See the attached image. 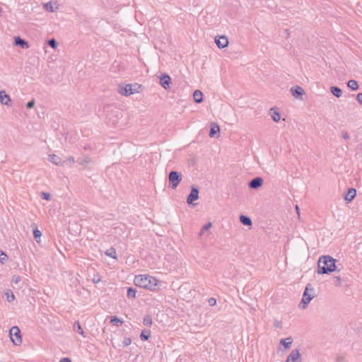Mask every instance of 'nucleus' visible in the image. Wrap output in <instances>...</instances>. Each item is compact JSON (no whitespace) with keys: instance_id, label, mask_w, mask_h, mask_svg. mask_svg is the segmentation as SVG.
<instances>
[{"instance_id":"nucleus-1","label":"nucleus","mask_w":362,"mask_h":362,"mask_svg":"<svg viewBox=\"0 0 362 362\" xmlns=\"http://www.w3.org/2000/svg\"><path fill=\"white\" fill-rule=\"evenodd\" d=\"M336 259L329 255H323L320 257L317 262V273L319 274H328L337 271Z\"/></svg>"},{"instance_id":"nucleus-2","label":"nucleus","mask_w":362,"mask_h":362,"mask_svg":"<svg viewBox=\"0 0 362 362\" xmlns=\"http://www.w3.org/2000/svg\"><path fill=\"white\" fill-rule=\"evenodd\" d=\"M134 283L136 286L153 291L156 289L158 280L151 276L142 274L136 275L134 277Z\"/></svg>"},{"instance_id":"nucleus-3","label":"nucleus","mask_w":362,"mask_h":362,"mask_svg":"<svg viewBox=\"0 0 362 362\" xmlns=\"http://www.w3.org/2000/svg\"><path fill=\"white\" fill-rule=\"evenodd\" d=\"M143 89V86L137 83L120 84L118 86V92L125 96H129L135 93H140Z\"/></svg>"},{"instance_id":"nucleus-4","label":"nucleus","mask_w":362,"mask_h":362,"mask_svg":"<svg viewBox=\"0 0 362 362\" xmlns=\"http://www.w3.org/2000/svg\"><path fill=\"white\" fill-rule=\"evenodd\" d=\"M310 292L313 293L314 288L310 284H308L305 286L301 302L299 304V307L302 309H305L310 302L315 298V295L314 293H310Z\"/></svg>"},{"instance_id":"nucleus-5","label":"nucleus","mask_w":362,"mask_h":362,"mask_svg":"<svg viewBox=\"0 0 362 362\" xmlns=\"http://www.w3.org/2000/svg\"><path fill=\"white\" fill-rule=\"evenodd\" d=\"M182 179V175L180 172L176 170H172L169 173V187L175 189L180 185Z\"/></svg>"},{"instance_id":"nucleus-6","label":"nucleus","mask_w":362,"mask_h":362,"mask_svg":"<svg viewBox=\"0 0 362 362\" xmlns=\"http://www.w3.org/2000/svg\"><path fill=\"white\" fill-rule=\"evenodd\" d=\"M9 334L11 341L15 345H19L22 342L21 334L17 326H13L9 330Z\"/></svg>"},{"instance_id":"nucleus-7","label":"nucleus","mask_w":362,"mask_h":362,"mask_svg":"<svg viewBox=\"0 0 362 362\" xmlns=\"http://www.w3.org/2000/svg\"><path fill=\"white\" fill-rule=\"evenodd\" d=\"M199 189L197 187L191 186V191L187 197V203L189 205H195L193 202L199 199Z\"/></svg>"},{"instance_id":"nucleus-8","label":"nucleus","mask_w":362,"mask_h":362,"mask_svg":"<svg viewBox=\"0 0 362 362\" xmlns=\"http://www.w3.org/2000/svg\"><path fill=\"white\" fill-rule=\"evenodd\" d=\"M301 355L298 349H293L287 356L286 362H301Z\"/></svg>"},{"instance_id":"nucleus-9","label":"nucleus","mask_w":362,"mask_h":362,"mask_svg":"<svg viewBox=\"0 0 362 362\" xmlns=\"http://www.w3.org/2000/svg\"><path fill=\"white\" fill-rule=\"evenodd\" d=\"M263 179L261 177H255L252 178L248 183L250 189H257L263 185Z\"/></svg>"},{"instance_id":"nucleus-10","label":"nucleus","mask_w":362,"mask_h":362,"mask_svg":"<svg viewBox=\"0 0 362 362\" xmlns=\"http://www.w3.org/2000/svg\"><path fill=\"white\" fill-rule=\"evenodd\" d=\"M160 84L163 88H164L165 90H168L170 88V84L171 83V78L170 76L167 74H161L160 76Z\"/></svg>"},{"instance_id":"nucleus-11","label":"nucleus","mask_w":362,"mask_h":362,"mask_svg":"<svg viewBox=\"0 0 362 362\" xmlns=\"http://www.w3.org/2000/svg\"><path fill=\"white\" fill-rule=\"evenodd\" d=\"M215 42L218 48H225L228 45V40L225 35L219 36L215 38Z\"/></svg>"},{"instance_id":"nucleus-12","label":"nucleus","mask_w":362,"mask_h":362,"mask_svg":"<svg viewBox=\"0 0 362 362\" xmlns=\"http://www.w3.org/2000/svg\"><path fill=\"white\" fill-rule=\"evenodd\" d=\"M292 95L296 98L302 99V96L305 94V91L303 88L299 86H295L291 89Z\"/></svg>"},{"instance_id":"nucleus-13","label":"nucleus","mask_w":362,"mask_h":362,"mask_svg":"<svg viewBox=\"0 0 362 362\" xmlns=\"http://www.w3.org/2000/svg\"><path fill=\"white\" fill-rule=\"evenodd\" d=\"M14 45L20 47L22 49L29 48L28 42L25 40L21 38L20 36L14 37Z\"/></svg>"},{"instance_id":"nucleus-14","label":"nucleus","mask_w":362,"mask_h":362,"mask_svg":"<svg viewBox=\"0 0 362 362\" xmlns=\"http://www.w3.org/2000/svg\"><path fill=\"white\" fill-rule=\"evenodd\" d=\"M0 103L2 105L10 106L11 105V100L10 96L6 93L5 90H0Z\"/></svg>"},{"instance_id":"nucleus-15","label":"nucleus","mask_w":362,"mask_h":362,"mask_svg":"<svg viewBox=\"0 0 362 362\" xmlns=\"http://www.w3.org/2000/svg\"><path fill=\"white\" fill-rule=\"evenodd\" d=\"M356 195V189L351 187V188H349L346 193L344 196V198L346 202H350L355 198Z\"/></svg>"},{"instance_id":"nucleus-16","label":"nucleus","mask_w":362,"mask_h":362,"mask_svg":"<svg viewBox=\"0 0 362 362\" xmlns=\"http://www.w3.org/2000/svg\"><path fill=\"white\" fill-rule=\"evenodd\" d=\"M49 160L51 163H54V164H55L57 165H63L64 163L65 162V161H62V158L59 156H57L55 154L49 155Z\"/></svg>"},{"instance_id":"nucleus-17","label":"nucleus","mask_w":362,"mask_h":362,"mask_svg":"<svg viewBox=\"0 0 362 362\" xmlns=\"http://www.w3.org/2000/svg\"><path fill=\"white\" fill-rule=\"evenodd\" d=\"M220 132V127L216 123H211L209 130V136L213 138L215 135Z\"/></svg>"},{"instance_id":"nucleus-18","label":"nucleus","mask_w":362,"mask_h":362,"mask_svg":"<svg viewBox=\"0 0 362 362\" xmlns=\"http://www.w3.org/2000/svg\"><path fill=\"white\" fill-rule=\"evenodd\" d=\"M269 113H270V115H271L272 119L274 122H279L281 119V115L278 112L277 108L272 107L269 110Z\"/></svg>"},{"instance_id":"nucleus-19","label":"nucleus","mask_w":362,"mask_h":362,"mask_svg":"<svg viewBox=\"0 0 362 362\" xmlns=\"http://www.w3.org/2000/svg\"><path fill=\"white\" fill-rule=\"evenodd\" d=\"M240 222L246 226H251L252 225V221L251 218L246 215H240Z\"/></svg>"},{"instance_id":"nucleus-20","label":"nucleus","mask_w":362,"mask_h":362,"mask_svg":"<svg viewBox=\"0 0 362 362\" xmlns=\"http://www.w3.org/2000/svg\"><path fill=\"white\" fill-rule=\"evenodd\" d=\"M293 343V338L288 337L286 339H281L280 340V344L284 346L286 349H290L291 344Z\"/></svg>"},{"instance_id":"nucleus-21","label":"nucleus","mask_w":362,"mask_h":362,"mask_svg":"<svg viewBox=\"0 0 362 362\" xmlns=\"http://www.w3.org/2000/svg\"><path fill=\"white\" fill-rule=\"evenodd\" d=\"M193 98L195 103H201L203 101V93L199 90H196L193 93Z\"/></svg>"},{"instance_id":"nucleus-22","label":"nucleus","mask_w":362,"mask_h":362,"mask_svg":"<svg viewBox=\"0 0 362 362\" xmlns=\"http://www.w3.org/2000/svg\"><path fill=\"white\" fill-rule=\"evenodd\" d=\"M330 91H331L332 94L333 95L336 96L337 98H339L342 95L341 89L337 86H332L330 88Z\"/></svg>"},{"instance_id":"nucleus-23","label":"nucleus","mask_w":362,"mask_h":362,"mask_svg":"<svg viewBox=\"0 0 362 362\" xmlns=\"http://www.w3.org/2000/svg\"><path fill=\"white\" fill-rule=\"evenodd\" d=\"M91 161V159L90 157L88 156H86L83 158H78L77 159V163L81 165H83V167H86Z\"/></svg>"},{"instance_id":"nucleus-24","label":"nucleus","mask_w":362,"mask_h":362,"mask_svg":"<svg viewBox=\"0 0 362 362\" xmlns=\"http://www.w3.org/2000/svg\"><path fill=\"white\" fill-rule=\"evenodd\" d=\"M347 86L351 90H356L358 88V82L354 79L349 80L347 83Z\"/></svg>"},{"instance_id":"nucleus-25","label":"nucleus","mask_w":362,"mask_h":362,"mask_svg":"<svg viewBox=\"0 0 362 362\" xmlns=\"http://www.w3.org/2000/svg\"><path fill=\"white\" fill-rule=\"evenodd\" d=\"M110 322L112 323L114 325L119 327L122 325L123 321L120 318L114 315L110 317Z\"/></svg>"},{"instance_id":"nucleus-26","label":"nucleus","mask_w":362,"mask_h":362,"mask_svg":"<svg viewBox=\"0 0 362 362\" xmlns=\"http://www.w3.org/2000/svg\"><path fill=\"white\" fill-rule=\"evenodd\" d=\"M105 255L108 257H110L113 259H117V252H116V250L111 247L110 248L107 249L106 251H105Z\"/></svg>"},{"instance_id":"nucleus-27","label":"nucleus","mask_w":362,"mask_h":362,"mask_svg":"<svg viewBox=\"0 0 362 362\" xmlns=\"http://www.w3.org/2000/svg\"><path fill=\"white\" fill-rule=\"evenodd\" d=\"M74 329L77 333L80 334L83 337H85L84 332L81 327V325H80L79 322H75L74 324Z\"/></svg>"},{"instance_id":"nucleus-28","label":"nucleus","mask_w":362,"mask_h":362,"mask_svg":"<svg viewBox=\"0 0 362 362\" xmlns=\"http://www.w3.org/2000/svg\"><path fill=\"white\" fill-rule=\"evenodd\" d=\"M151 337L150 330H143L140 334V338L142 341H147Z\"/></svg>"},{"instance_id":"nucleus-29","label":"nucleus","mask_w":362,"mask_h":362,"mask_svg":"<svg viewBox=\"0 0 362 362\" xmlns=\"http://www.w3.org/2000/svg\"><path fill=\"white\" fill-rule=\"evenodd\" d=\"M136 288H133V287H129L127 288V297L129 298H136Z\"/></svg>"},{"instance_id":"nucleus-30","label":"nucleus","mask_w":362,"mask_h":362,"mask_svg":"<svg viewBox=\"0 0 362 362\" xmlns=\"http://www.w3.org/2000/svg\"><path fill=\"white\" fill-rule=\"evenodd\" d=\"M33 237L35 239V240L37 242V243H40V237L42 236V233L40 230H38V228L37 227H35L33 230Z\"/></svg>"},{"instance_id":"nucleus-31","label":"nucleus","mask_w":362,"mask_h":362,"mask_svg":"<svg viewBox=\"0 0 362 362\" xmlns=\"http://www.w3.org/2000/svg\"><path fill=\"white\" fill-rule=\"evenodd\" d=\"M47 45L52 49H56L58 46V42L54 38H52L47 40Z\"/></svg>"},{"instance_id":"nucleus-32","label":"nucleus","mask_w":362,"mask_h":362,"mask_svg":"<svg viewBox=\"0 0 362 362\" xmlns=\"http://www.w3.org/2000/svg\"><path fill=\"white\" fill-rule=\"evenodd\" d=\"M143 323L146 326H150L152 324V318L150 315H146L144 318Z\"/></svg>"},{"instance_id":"nucleus-33","label":"nucleus","mask_w":362,"mask_h":362,"mask_svg":"<svg viewBox=\"0 0 362 362\" xmlns=\"http://www.w3.org/2000/svg\"><path fill=\"white\" fill-rule=\"evenodd\" d=\"M5 294L8 302H12L14 300L15 296L11 291H8Z\"/></svg>"},{"instance_id":"nucleus-34","label":"nucleus","mask_w":362,"mask_h":362,"mask_svg":"<svg viewBox=\"0 0 362 362\" xmlns=\"http://www.w3.org/2000/svg\"><path fill=\"white\" fill-rule=\"evenodd\" d=\"M212 226V223L211 222L204 225L201 229V231L199 233V235H202V233L205 231L209 230Z\"/></svg>"},{"instance_id":"nucleus-35","label":"nucleus","mask_w":362,"mask_h":362,"mask_svg":"<svg viewBox=\"0 0 362 362\" xmlns=\"http://www.w3.org/2000/svg\"><path fill=\"white\" fill-rule=\"evenodd\" d=\"M40 197H41V198L42 199H45V200H47V201H49L51 199V195L48 192H42L41 194H40Z\"/></svg>"},{"instance_id":"nucleus-36","label":"nucleus","mask_w":362,"mask_h":362,"mask_svg":"<svg viewBox=\"0 0 362 362\" xmlns=\"http://www.w3.org/2000/svg\"><path fill=\"white\" fill-rule=\"evenodd\" d=\"M6 259H7L6 254L4 252L0 250V262L4 263L6 260Z\"/></svg>"},{"instance_id":"nucleus-37","label":"nucleus","mask_w":362,"mask_h":362,"mask_svg":"<svg viewBox=\"0 0 362 362\" xmlns=\"http://www.w3.org/2000/svg\"><path fill=\"white\" fill-rule=\"evenodd\" d=\"M333 281H334V285H336L337 286H339L341 285L340 276H334Z\"/></svg>"},{"instance_id":"nucleus-38","label":"nucleus","mask_w":362,"mask_h":362,"mask_svg":"<svg viewBox=\"0 0 362 362\" xmlns=\"http://www.w3.org/2000/svg\"><path fill=\"white\" fill-rule=\"evenodd\" d=\"M35 104V100L34 99H33V100L28 101L26 103L25 106L27 108L30 109L34 107Z\"/></svg>"},{"instance_id":"nucleus-39","label":"nucleus","mask_w":362,"mask_h":362,"mask_svg":"<svg viewBox=\"0 0 362 362\" xmlns=\"http://www.w3.org/2000/svg\"><path fill=\"white\" fill-rule=\"evenodd\" d=\"M45 8L49 11H51V12H53L54 11V9H53V6H52V4L51 2H48L45 5Z\"/></svg>"},{"instance_id":"nucleus-40","label":"nucleus","mask_w":362,"mask_h":362,"mask_svg":"<svg viewBox=\"0 0 362 362\" xmlns=\"http://www.w3.org/2000/svg\"><path fill=\"white\" fill-rule=\"evenodd\" d=\"M21 281V276H17V275H14L13 277H12V282L17 284H18L19 282Z\"/></svg>"},{"instance_id":"nucleus-41","label":"nucleus","mask_w":362,"mask_h":362,"mask_svg":"<svg viewBox=\"0 0 362 362\" xmlns=\"http://www.w3.org/2000/svg\"><path fill=\"white\" fill-rule=\"evenodd\" d=\"M132 343V339L129 337H126L124 338V341H123V344H124V346H128L131 344Z\"/></svg>"},{"instance_id":"nucleus-42","label":"nucleus","mask_w":362,"mask_h":362,"mask_svg":"<svg viewBox=\"0 0 362 362\" xmlns=\"http://www.w3.org/2000/svg\"><path fill=\"white\" fill-rule=\"evenodd\" d=\"M336 362H345V356H341V355H337L336 356Z\"/></svg>"},{"instance_id":"nucleus-43","label":"nucleus","mask_w":362,"mask_h":362,"mask_svg":"<svg viewBox=\"0 0 362 362\" xmlns=\"http://www.w3.org/2000/svg\"><path fill=\"white\" fill-rule=\"evenodd\" d=\"M209 302V304L211 305V306H214L216 304V299L214 298H210L208 300Z\"/></svg>"},{"instance_id":"nucleus-44","label":"nucleus","mask_w":362,"mask_h":362,"mask_svg":"<svg viewBox=\"0 0 362 362\" xmlns=\"http://www.w3.org/2000/svg\"><path fill=\"white\" fill-rule=\"evenodd\" d=\"M356 100L360 105H362V93H359L356 95Z\"/></svg>"},{"instance_id":"nucleus-45","label":"nucleus","mask_w":362,"mask_h":362,"mask_svg":"<svg viewBox=\"0 0 362 362\" xmlns=\"http://www.w3.org/2000/svg\"><path fill=\"white\" fill-rule=\"evenodd\" d=\"M274 326L276 327H277V328H281V327H282L281 322L278 321V320H275L274 321Z\"/></svg>"},{"instance_id":"nucleus-46","label":"nucleus","mask_w":362,"mask_h":362,"mask_svg":"<svg viewBox=\"0 0 362 362\" xmlns=\"http://www.w3.org/2000/svg\"><path fill=\"white\" fill-rule=\"evenodd\" d=\"M342 138L344 139H348L349 138V134L346 132L342 133Z\"/></svg>"},{"instance_id":"nucleus-47","label":"nucleus","mask_w":362,"mask_h":362,"mask_svg":"<svg viewBox=\"0 0 362 362\" xmlns=\"http://www.w3.org/2000/svg\"><path fill=\"white\" fill-rule=\"evenodd\" d=\"M59 362H71V360L69 358L65 357L62 358Z\"/></svg>"},{"instance_id":"nucleus-48","label":"nucleus","mask_w":362,"mask_h":362,"mask_svg":"<svg viewBox=\"0 0 362 362\" xmlns=\"http://www.w3.org/2000/svg\"><path fill=\"white\" fill-rule=\"evenodd\" d=\"M68 160L70 161V162H73V163L75 161L74 160V158L73 156H69L68 158Z\"/></svg>"},{"instance_id":"nucleus-49","label":"nucleus","mask_w":362,"mask_h":362,"mask_svg":"<svg viewBox=\"0 0 362 362\" xmlns=\"http://www.w3.org/2000/svg\"><path fill=\"white\" fill-rule=\"evenodd\" d=\"M100 281V278H95V276L93 278L94 283H98Z\"/></svg>"},{"instance_id":"nucleus-50","label":"nucleus","mask_w":362,"mask_h":362,"mask_svg":"<svg viewBox=\"0 0 362 362\" xmlns=\"http://www.w3.org/2000/svg\"><path fill=\"white\" fill-rule=\"evenodd\" d=\"M296 209L298 214L299 215V207L298 205L296 206Z\"/></svg>"}]
</instances>
